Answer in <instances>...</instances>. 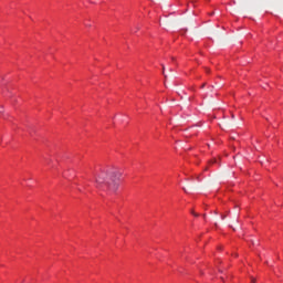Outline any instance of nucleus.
Here are the masks:
<instances>
[{
  "label": "nucleus",
  "mask_w": 283,
  "mask_h": 283,
  "mask_svg": "<svg viewBox=\"0 0 283 283\" xmlns=\"http://www.w3.org/2000/svg\"><path fill=\"white\" fill-rule=\"evenodd\" d=\"M120 174L112 171L108 175L102 170L99 175H95L96 188L103 191L115 192L119 186Z\"/></svg>",
  "instance_id": "f257e3e1"
},
{
  "label": "nucleus",
  "mask_w": 283,
  "mask_h": 283,
  "mask_svg": "<svg viewBox=\"0 0 283 283\" xmlns=\"http://www.w3.org/2000/svg\"><path fill=\"white\" fill-rule=\"evenodd\" d=\"M211 164H217L218 163V159H212L211 161H210Z\"/></svg>",
  "instance_id": "f03ea898"
},
{
  "label": "nucleus",
  "mask_w": 283,
  "mask_h": 283,
  "mask_svg": "<svg viewBox=\"0 0 283 283\" xmlns=\"http://www.w3.org/2000/svg\"><path fill=\"white\" fill-rule=\"evenodd\" d=\"M191 213H192L195 217H199V214L196 213L193 210L191 211Z\"/></svg>",
  "instance_id": "7ed1b4c3"
},
{
  "label": "nucleus",
  "mask_w": 283,
  "mask_h": 283,
  "mask_svg": "<svg viewBox=\"0 0 283 283\" xmlns=\"http://www.w3.org/2000/svg\"><path fill=\"white\" fill-rule=\"evenodd\" d=\"M221 218H222V220H224L227 218V216L222 214Z\"/></svg>",
  "instance_id": "20e7f679"
},
{
  "label": "nucleus",
  "mask_w": 283,
  "mask_h": 283,
  "mask_svg": "<svg viewBox=\"0 0 283 283\" xmlns=\"http://www.w3.org/2000/svg\"><path fill=\"white\" fill-rule=\"evenodd\" d=\"M163 74L165 75V66L163 65Z\"/></svg>",
  "instance_id": "39448f33"
},
{
  "label": "nucleus",
  "mask_w": 283,
  "mask_h": 283,
  "mask_svg": "<svg viewBox=\"0 0 283 283\" xmlns=\"http://www.w3.org/2000/svg\"><path fill=\"white\" fill-rule=\"evenodd\" d=\"M252 283H255V279H252Z\"/></svg>",
  "instance_id": "423d86ee"
},
{
  "label": "nucleus",
  "mask_w": 283,
  "mask_h": 283,
  "mask_svg": "<svg viewBox=\"0 0 283 283\" xmlns=\"http://www.w3.org/2000/svg\"><path fill=\"white\" fill-rule=\"evenodd\" d=\"M207 73H210V71L208 69H206Z\"/></svg>",
  "instance_id": "0eeeda50"
},
{
  "label": "nucleus",
  "mask_w": 283,
  "mask_h": 283,
  "mask_svg": "<svg viewBox=\"0 0 283 283\" xmlns=\"http://www.w3.org/2000/svg\"><path fill=\"white\" fill-rule=\"evenodd\" d=\"M206 86V84H203L202 86H201V88H203Z\"/></svg>",
  "instance_id": "6e6552de"
},
{
  "label": "nucleus",
  "mask_w": 283,
  "mask_h": 283,
  "mask_svg": "<svg viewBox=\"0 0 283 283\" xmlns=\"http://www.w3.org/2000/svg\"><path fill=\"white\" fill-rule=\"evenodd\" d=\"M46 163H48V164H50V163H51V160H46Z\"/></svg>",
  "instance_id": "1a4fd4ad"
},
{
  "label": "nucleus",
  "mask_w": 283,
  "mask_h": 283,
  "mask_svg": "<svg viewBox=\"0 0 283 283\" xmlns=\"http://www.w3.org/2000/svg\"><path fill=\"white\" fill-rule=\"evenodd\" d=\"M185 190V192H187L186 188H182Z\"/></svg>",
  "instance_id": "9d476101"
},
{
  "label": "nucleus",
  "mask_w": 283,
  "mask_h": 283,
  "mask_svg": "<svg viewBox=\"0 0 283 283\" xmlns=\"http://www.w3.org/2000/svg\"><path fill=\"white\" fill-rule=\"evenodd\" d=\"M172 61L175 62V57H172Z\"/></svg>",
  "instance_id": "9b49d317"
},
{
  "label": "nucleus",
  "mask_w": 283,
  "mask_h": 283,
  "mask_svg": "<svg viewBox=\"0 0 283 283\" xmlns=\"http://www.w3.org/2000/svg\"><path fill=\"white\" fill-rule=\"evenodd\" d=\"M232 118H234V115H232Z\"/></svg>",
  "instance_id": "f8f14e48"
},
{
  "label": "nucleus",
  "mask_w": 283,
  "mask_h": 283,
  "mask_svg": "<svg viewBox=\"0 0 283 283\" xmlns=\"http://www.w3.org/2000/svg\"><path fill=\"white\" fill-rule=\"evenodd\" d=\"M203 218H206V214H203Z\"/></svg>",
  "instance_id": "ddd939ff"
}]
</instances>
